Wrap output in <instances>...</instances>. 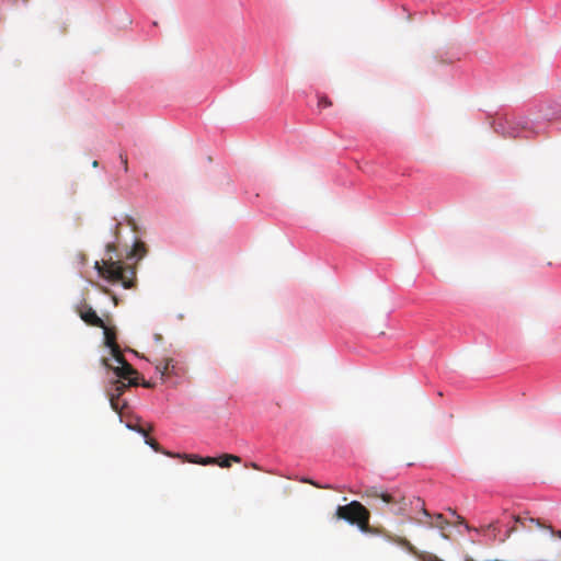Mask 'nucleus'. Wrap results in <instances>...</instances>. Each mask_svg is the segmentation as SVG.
Returning a JSON list of instances; mask_svg holds the SVG:
<instances>
[{"instance_id": "f257e3e1", "label": "nucleus", "mask_w": 561, "mask_h": 561, "mask_svg": "<svg viewBox=\"0 0 561 561\" xmlns=\"http://www.w3.org/2000/svg\"><path fill=\"white\" fill-rule=\"evenodd\" d=\"M94 268L99 275L108 282H119L125 288H131L135 284L136 272L133 267H126L121 261H113L112 256L102 262L96 261Z\"/></svg>"}, {"instance_id": "f03ea898", "label": "nucleus", "mask_w": 561, "mask_h": 561, "mask_svg": "<svg viewBox=\"0 0 561 561\" xmlns=\"http://www.w3.org/2000/svg\"><path fill=\"white\" fill-rule=\"evenodd\" d=\"M335 516L339 519L356 525L363 533H371V528L369 526L370 513L358 501H352L346 505L337 506Z\"/></svg>"}, {"instance_id": "7ed1b4c3", "label": "nucleus", "mask_w": 561, "mask_h": 561, "mask_svg": "<svg viewBox=\"0 0 561 561\" xmlns=\"http://www.w3.org/2000/svg\"><path fill=\"white\" fill-rule=\"evenodd\" d=\"M365 496L369 499H379L385 504L390 506V512L394 515L404 516L408 512L409 501L405 495L399 490L382 491L376 486L366 489Z\"/></svg>"}, {"instance_id": "20e7f679", "label": "nucleus", "mask_w": 561, "mask_h": 561, "mask_svg": "<svg viewBox=\"0 0 561 561\" xmlns=\"http://www.w3.org/2000/svg\"><path fill=\"white\" fill-rule=\"evenodd\" d=\"M103 364L106 367L111 368V366L107 363V359L104 358ZM112 369L118 378L127 380L128 386L138 385L137 377H134L137 375V370L128 362H124V365L122 366L112 367Z\"/></svg>"}, {"instance_id": "39448f33", "label": "nucleus", "mask_w": 561, "mask_h": 561, "mask_svg": "<svg viewBox=\"0 0 561 561\" xmlns=\"http://www.w3.org/2000/svg\"><path fill=\"white\" fill-rule=\"evenodd\" d=\"M77 312L82 321L90 327L104 328V321L96 314L95 310L88 304L77 307Z\"/></svg>"}, {"instance_id": "423d86ee", "label": "nucleus", "mask_w": 561, "mask_h": 561, "mask_svg": "<svg viewBox=\"0 0 561 561\" xmlns=\"http://www.w3.org/2000/svg\"><path fill=\"white\" fill-rule=\"evenodd\" d=\"M167 456L169 457H174V458H183L185 459L186 461L188 462H192V463H198V465H216L217 462V458H214V457H199L197 455H181V454H173V453H165Z\"/></svg>"}, {"instance_id": "0eeeda50", "label": "nucleus", "mask_w": 561, "mask_h": 561, "mask_svg": "<svg viewBox=\"0 0 561 561\" xmlns=\"http://www.w3.org/2000/svg\"><path fill=\"white\" fill-rule=\"evenodd\" d=\"M104 343L105 345L111 350V352H116V348H118V344L116 343V333L113 329L107 328L104 324Z\"/></svg>"}, {"instance_id": "6e6552de", "label": "nucleus", "mask_w": 561, "mask_h": 561, "mask_svg": "<svg viewBox=\"0 0 561 561\" xmlns=\"http://www.w3.org/2000/svg\"><path fill=\"white\" fill-rule=\"evenodd\" d=\"M174 367L172 358H164L157 364L156 369L160 373L161 377L164 378L173 374Z\"/></svg>"}, {"instance_id": "1a4fd4ad", "label": "nucleus", "mask_w": 561, "mask_h": 561, "mask_svg": "<svg viewBox=\"0 0 561 561\" xmlns=\"http://www.w3.org/2000/svg\"><path fill=\"white\" fill-rule=\"evenodd\" d=\"M127 387L128 383H125L122 380H115L112 383L111 390L108 391V397L121 398V396L125 392Z\"/></svg>"}, {"instance_id": "9d476101", "label": "nucleus", "mask_w": 561, "mask_h": 561, "mask_svg": "<svg viewBox=\"0 0 561 561\" xmlns=\"http://www.w3.org/2000/svg\"><path fill=\"white\" fill-rule=\"evenodd\" d=\"M146 244L144 242L137 241L135 242L129 255L142 257L146 254Z\"/></svg>"}, {"instance_id": "9b49d317", "label": "nucleus", "mask_w": 561, "mask_h": 561, "mask_svg": "<svg viewBox=\"0 0 561 561\" xmlns=\"http://www.w3.org/2000/svg\"><path fill=\"white\" fill-rule=\"evenodd\" d=\"M448 524H449V522L443 516V514H436L435 522L428 523V526L439 528V529H445V527Z\"/></svg>"}, {"instance_id": "f8f14e48", "label": "nucleus", "mask_w": 561, "mask_h": 561, "mask_svg": "<svg viewBox=\"0 0 561 561\" xmlns=\"http://www.w3.org/2000/svg\"><path fill=\"white\" fill-rule=\"evenodd\" d=\"M516 522H517V523H519V524H520L522 526H524V527H527V524H526V523L528 522V523H530V524H535V525H536V526H538V527H545V528H547V527H546V526L540 522V519H536V518H531V517H529V518H526V517H525V518L516 517ZM528 528H530V526H528ZM548 528H549V529H551V527H550V526H549Z\"/></svg>"}, {"instance_id": "ddd939ff", "label": "nucleus", "mask_w": 561, "mask_h": 561, "mask_svg": "<svg viewBox=\"0 0 561 561\" xmlns=\"http://www.w3.org/2000/svg\"><path fill=\"white\" fill-rule=\"evenodd\" d=\"M112 356L114 357L115 362L118 364L117 366L124 365V362H127L125 357L123 356L119 347L116 348V352H111Z\"/></svg>"}, {"instance_id": "4468645a", "label": "nucleus", "mask_w": 561, "mask_h": 561, "mask_svg": "<svg viewBox=\"0 0 561 561\" xmlns=\"http://www.w3.org/2000/svg\"><path fill=\"white\" fill-rule=\"evenodd\" d=\"M331 105L332 101L327 95H318L319 107H330Z\"/></svg>"}, {"instance_id": "2eb2a0df", "label": "nucleus", "mask_w": 561, "mask_h": 561, "mask_svg": "<svg viewBox=\"0 0 561 561\" xmlns=\"http://www.w3.org/2000/svg\"><path fill=\"white\" fill-rule=\"evenodd\" d=\"M121 398L110 397V403L114 411L121 412L124 405H121Z\"/></svg>"}, {"instance_id": "dca6fc26", "label": "nucleus", "mask_w": 561, "mask_h": 561, "mask_svg": "<svg viewBox=\"0 0 561 561\" xmlns=\"http://www.w3.org/2000/svg\"><path fill=\"white\" fill-rule=\"evenodd\" d=\"M146 444H148L154 451L163 453L165 455L167 451H163L159 443L152 438H147Z\"/></svg>"}, {"instance_id": "f3484780", "label": "nucleus", "mask_w": 561, "mask_h": 561, "mask_svg": "<svg viewBox=\"0 0 561 561\" xmlns=\"http://www.w3.org/2000/svg\"><path fill=\"white\" fill-rule=\"evenodd\" d=\"M119 160L123 165L124 172L127 173L129 169H128V158H127V153L125 151L119 152Z\"/></svg>"}, {"instance_id": "a211bd4d", "label": "nucleus", "mask_w": 561, "mask_h": 561, "mask_svg": "<svg viewBox=\"0 0 561 561\" xmlns=\"http://www.w3.org/2000/svg\"><path fill=\"white\" fill-rule=\"evenodd\" d=\"M393 541L409 550L413 549L411 542L409 540H407L405 538L397 537L396 539H393Z\"/></svg>"}, {"instance_id": "6ab92c4d", "label": "nucleus", "mask_w": 561, "mask_h": 561, "mask_svg": "<svg viewBox=\"0 0 561 561\" xmlns=\"http://www.w3.org/2000/svg\"><path fill=\"white\" fill-rule=\"evenodd\" d=\"M449 511L453 513V515L456 516L457 520L456 523L459 525H463L468 531H470L472 528L466 523L465 518L460 515H457L454 511L449 508Z\"/></svg>"}, {"instance_id": "aec40b11", "label": "nucleus", "mask_w": 561, "mask_h": 561, "mask_svg": "<svg viewBox=\"0 0 561 561\" xmlns=\"http://www.w3.org/2000/svg\"><path fill=\"white\" fill-rule=\"evenodd\" d=\"M217 465H219L222 468H229L231 466L230 460L228 459V455H225L222 458H217Z\"/></svg>"}, {"instance_id": "412c9836", "label": "nucleus", "mask_w": 561, "mask_h": 561, "mask_svg": "<svg viewBox=\"0 0 561 561\" xmlns=\"http://www.w3.org/2000/svg\"><path fill=\"white\" fill-rule=\"evenodd\" d=\"M414 501L416 502V504H417V505H420L422 513H423L426 517H431V514H430V513L427 512V510L425 508L424 503L422 502V500L417 497V499H414Z\"/></svg>"}, {"instance_id": "4be33fe9", "label": "nucleus", "mask_w": 561, "mask_h": 561, "mask_svg": "<svg viewBox=\"0 0 561 561\" xmlns=\"http://www.w3.org/2000/svg\"><path fill=\"white\" fill-rule=\"evenodd\" d=\"M302 482H307V483H310L311 485L316 486V488H322V485L318 484L317 482L312 481V480H309V479H302L301 480ZM323 489H332V486L330 485H324Z\"/></svg>"}, {"instance_id": "5701e85b", "label": "nucleus", "mask_w": 561, "mask_h": 561, "mask_svg": "<svg viewBox=\"0 0 561 561\" xmlns=\"http://www.w3.org/2000/svg\"><path fill=\"white\" fill-rule=\"evenodd\" d=\"M119 234H121V224L118 222V224L115 226V230H114V236H115L116 240H118Z\"/></svg>"}, {"instance_id": "b1692460", "label": "nucleus", "mask_w": 561, "mask_h": 561, "mask_svg": "<svg viewBox=\"0 0 561 561\" xmlns=\"http://www.w3.org/2000/svg\"><path fill=\"white\" fill-rule=\"evenodd\" d=\"M228 459L231 461H234V462H240L241 461V458L239 456H236V455H228Z\"/></svg>"}, {"instance_id": "393cba45", "label": "nucleus", "mask_w": 561, "mask_h": 561, "mask_svg": "<svg viewBox=\"0 0 561 561\" xmlns=\"http://www.w3.org/2000/svg\"><path fill=\"white\" fill-rule=\"evenodd\" d=\"M106 249L108 252H114L116 250V245H115V243H108L106 245Z\"/></svg>"}, {"instance_id": "a878e982", "label": "nucleus", "mask_w": 561, "mask_h": 561, "mask_svg": "<svg viewBox=\"0 0 561 561\" xmlns=\"http://www.w3.org/2000/svg\"><path fill=\"white\" fill-rule=\"evenodd\" d=\"M137 431L142 434L145 437L148 436V432L146 430H144L142 427H138Z\"/></svg>"}, {"instance_id": "bb28decb", "label": "nucleus", "mask_w": 561, "mask_h": 561, "mask_svg": "<svg viewBox=\"0 0 561 561\" xmlns=\"http://www.w3.org/2000/svg\"><path fill=\"white\" fill-rule=\"evenodd\" d=\"M127 221H128V224H129L130 226H133V228H134V229L136 228V224H135V221H134V219H133V218H130V217H129V218H127Z\"/></svg>"}, {"instance_id": "cd10ccee", "label": "nucleus", "mask_w": 561, "mask_h": 561, "mask_svg": "<svg viewBox=\"0 0 561 561\" xmlns=\"http://www.w3.org/2000/svg\"><path fill=\"white\" fill-rule=\"evenodd\" d=\"M156 341L160 342L162 340V336L160 334L154 335Z\"/></svg>"}, {"instance_id": "c85d7f7f", "label": "nucleus", "mask_w": 561, "mask_h": 561, "mask_svg": "<svg viewBox=\"0 0 561 561\" xmlns=\"http://www.w3.org/2000/svg\"><path fill=\"white\" fill-rule=\"evenodd\" d=\"M251 467H252V468H254V469H256V470H259V469H260V467H259L256 463H254V462H253V463H251Z\"/></svg>"}, {"instance_id": "c756f323", "label": "nucleus", "mask_w": 561, "mask_h": 561, "mask_svg": "<svg viewBox=\"0 0 561 561\" xmlns=\"http://www.w3.org/2000/svg\"><path fill=\"white\" fill-rule=\"evenodd\" d=\"M98 165H99V162H98L96 160H94V161L92 162V167H93V168H96Z\"/></svg>"}, {"instance_id": "7c9ffc66", "label": "nucleus", "mask_w": 561, "mask_h": 561, "mask_svg": "<svg viewBox=\"0 0 561 561\" xmlns=\"http://www.w3.org/2000/svg\"><path fill=\"white\" fill-rule=\"evenodd\" d=\"M19 0H13V2H18ZM22 2H26L27 0H21Z\"/></svg>"}, {"instance_id": "2f4dec72", "label": "nucleus", "mask_w": 561, "mask_h": 561, "mask_svg": "<svg viewBox=\"0 0 561 561\" xmlns=\"http://www.w3.org/2000/svg\"><path fill=\"white\" fill-rule=\"evenodd\" d=\"M558 536L561 537V533L560 531L558 533Z\"/></svg>"}]
</instances>
